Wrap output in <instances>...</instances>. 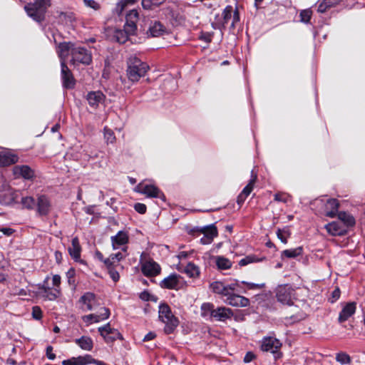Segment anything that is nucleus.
Masks as SVG:
<instances>
[{
  "mask_svg": "<svg viewBox=\"0 0 365 365\" xmlns=\"http://www.w3.org/2000/svg\"><path fill=\"white\" fill-rule=\"evenodd\" d=\"M18 156L9 151L0 153V165L2 166H8L14 164L18 161Z\"/></svg>",
  "mask_w": 365,
  "mask_h": 365,
  "instance_id": "nucleus-26",
  "label": "nucleus"
},
{
  "mask_svg": "<svg viewBox=\"0 0 365 365\" xmlns=\"http://www.w3.org/2000/svg\"><path fill=\"white\" fill-rule=\"evenodd\" d=\"M138 19V13L136 10H131L126 15L125 28L128 29V32H136V22Z\"/></svg>",
  "mask_w": 365,
  "mask_h": 365,
  "instance_id": "nucleus-23",
  "label": "nucleus"
},
{
  "mask_svg": "<svg viewBox=\"0 0 365 365\" xmlns=\"http://www.w3.org/2000/svg\"><path fill=\"white\" fill-rule=\"evenodd\" d=\"M331 6H332L330 4L329 0H323L322 2L319 3L317 8V11L319 13H324Z\"/></svg>",
  "mask_w": 365,
  "mask_h": 365,
  "instance_id": "nucleus-47",
  "label": "nucleus"
},
{
  "mask_svg": "<svg viewBox=\"0 0 365 365\" xmlns=\"http://www.w3.org/2000/svg\"><path fill=\"white\" fill-rule=\"evenodd\" d=\"M227 287V289L229 292L232 294H235V292L237 291V287H238L237 283H230V284H226Z\"/></svg>",
  "mask_w": 365,
  "mask_h": 365,
  "instance_id": "nucleus-60",
  "label": "nucleus"
},
{
  "mask_svg": "<svg viewBox=\"0 0 365 365\" xmlns=\"http://www.w3.org/2000/svg\"><path fill=\"white\" fill-rule=\"evenodd\" d=\"M340 289L339 288H336L331 293V302H335L340 297Z\"/></svg>",
  "mask_w": 365,
  "mask_h": 365,
  "instance_id": "nucleus-58",
  "label": "nucleus"
},
{
  "mask_svg": "<svg viewBox=\"0 0 365 365\" xmlns=\"http://www.w3.org/2000/svg\"><path fill=\"white\" fill-rule=\"evenodd\" d=\"M259 261H260V259L257 258L255 255H248L240 260L239 265L245 266L247 265L248 264Z\"/></svg>",
  "mask_w": 365,
  "mask_h": 365,
  "instance_id": "nucleus-45",
  "label": "nucleus"
},
{
  "mask_svg": "<svg viewBox=\"0 0 365 365\" xmlns=\"http://www.w3.org/2000/svg\"><path fill=\"white\" fill-rule=\"evenodd\" d=\"M290 196L286 193L278 192L274 195V200L277 202H287Z\"/></svg>",
  "mask_w": 365,
  "mask_h": 365,
  "instance_id": "nucleus-51",
  "label": "nucleus"
},
{
  "mask_svg": "<svg viewBox=\"0 0 365 365\" xmlns=\"http://www.w3.org/2000/svg\"><path fill=\"white\" fill-rule=\"evenodd\" d=\"M108 271V274L110 277V278L113 279V282H116L119 280L120 279V275H119V273L118 271L115 270V267L117 266L115 265H111V266H109L108 264H105Z\"/></svg>",
  "mask_w": 365,
  "mask_h": 365,
  "instance_id": "nucleus-41",
  "label": "nucleus"
},
{
  "mask_svg": "<svg viewBox=\"0 0 365 365\" xmlns=\"http://www.w3.org/2000/svg\"><path fill=\"white\" fill-rule=\"evenodd\" d=\"M21 203L24 208L31 210L35 206V200L30 196L23 197Z\"/></svg>",
  "mask_w": 365,
  "mask_h": 365,
  "instance_id": "nucleus-39",
  "label": "nucleus"
},
{
  "mask_svg": "<svg viewBox=\"0 0 365 365\" xmlns=\"http://www.w3.org/2000/svg\"><path fill=\"white\" fill-rule=\"evenodd\" d=\"M32 317L36 320H39L42 318V311L39 307L35 306L32 308Z\"/></svg>",
  "mask_w": 365,
  "mask_h": 365,
  "instance_id": "nucleus-52",
  "label": "nucleus"
},
{
  "mask_svg": "<svg viewBox=\"0 0 365 365\" xmlns=\"http://www.w3.org/2000/svg\"><path fill=\"white\" fill-rule=\"evenodd\" d=\"M96 301L95 294L91 292H86L81 297L79 303L81 304V309L83 312L91 311L93 309V305Z\"/></svg>",
  "mask_w": 365,
  "mask_h": 365,
  "instance_id": "nucleus-20",
  "label": "nucleus"
},
{
  "mask_svg": "<svg viewBox=\"0 0 365 365\" xmlns=\"http://www.w3.org/2000/svg\"><path fill=\"white\" fill-rule=\"evenodd\" d=\"M185 273L190 277H197L200 274L199 268L193 263L189 262L184 269Z\"/></svg>",
  "mask_w": 365,
  "mask_h": 365,
  "instance_id": "nucleus-35",
  "label": "nucleus"
},
{
  "mask_svg": "<svg viewBox=\"0 0 365 365\" xmlns=\"http://www.w3.org/2000/svg\"><path fill=\"white\" fill-rule=\"evenodd\" d=\"M83 321L87 324H91L92 323H98L100 322L99 317L96 314H91L82 317Z\"/></svg>",
  "mask_w": 365,
  "mask_h": 365,
  "instance_id": "nucleus-42",
  "label": "nucleus"
},
{
  "mask_svg": "<svg viewBox=\"0 0 365 365\" xmlns=\"http://www.w3.org/2000/svg\"><path fill=\"white\" fill-rule=\"evenodd\" d=\"M250 289H260L264 287V284H255L251 282H242Z\"/></svg>",
  "mask_w": 365,
  "mask_h": 365,
  "instance_id": "nucleus-57",
  "label": "nucleus"
},
{
  "mask_svg": "<svg viewBox=\"0 0 365 365\" xmlns=\"http://www.w3.org/2000/svg\"><path fill=\"white\" fill-rule=\"evenodd\" d=\"M81 247L78 238L75 237L72 239L71 246L68 247V252L71 257L75 260L78 261L81 258Z\"/></svg>",
  "mask_w": 365,
  "mask_h": 365,
  "instance_id": "nucleus-25",
  "label": "nucleus"
},
{
  "mask_svg": "<svg viewBox=\"0 0 365 365\" xmlns=\"http://www.w3.org/2000/svg\"><path fill=\"white\" fill-rule=\"evenodd\" d=\"M38 294L44 299L54 301L61 296V289L54 288L46 291V292H38Z\"/></svg>",
  "mask_w": 365,
  "mask_h": 365,
  "instance_id": "nucleus-31",
  "label": "nucleus"
},
{
  "mask_svg": "<svg viewBox=\"0 0 365 365\" xmlns=\"http://www.w3.org/2000/svg\"><path fill=\"white\" fill-rule=\"evenodd\" d=\"M277 237L281 240L282 242L286 244L287 242V237L289 233L286 230L278 229L277 231Z\"/></svg>",
  "mask_w": 365,
  "mask_h": 365,
  "instance_id": "nucleus-49",
  "label": "nucleus"
},
{
  "mask_svg": "<svg viewBox=\"0 0 365 365\" xmlns=\"http://www.w3.org/2000/svg\"><path fill=\"white\" fill-rule=\"evenodd\" d=\"M197 230L204 235L200 239V242L202 245H209L212 243L214 238L218 235L217 229L214 224L202 227H197Z\"/></svg>",
  "mask_w": 365,
  "mask_h": 365,
  "instance_id": "nucleus-12",
  "label": "nucleus"
},
{
  "mask_svg": "<svg viewBox=\"0 0 365 365\" xmlns=\"http://www.w3.org/2000/svg\"><path fill=\"white\" fill-rule=\"evenodd\" d=\"M300 19L302 22L309 23L312 16V11L310 9L302 10L300 12Z\"/></svg>",
  "mask_w": 365,
  "mask_h": 365,
  "instance_id": "nucleus-44",
  "label": "nucleus"
},
{
  "mask_svg": "<svg viewBox=\"0 0 365 365\" xmlns=\"http://www.w3.org/2000/svg\"><path fill=\"white\" fill-rule=\"evenodd\" d=\"M135 190L141 194L145 195L148 197H156L163 200H165L164 194L153 185H144L140 183L137 185Z\"/></svg>",
  "mask_w": 365,
  "mask_h": 365,
  "instance_id": "nucleus-10",
  "label": "nucleus"
},
{
  "mask_svg": "<svg viewBox=\"0 0 365 365\" xmlns=\"http://www.w3.org/2000/svg\"><path fill=\"white\" fill-rule=\"evenodd\" d=\"M84 1L86 2V5H88L90 7H92L95 9H97L98 8V4L93 0H84Z\"/></svg>",
  "mask_w": 365,
  "mask_h": 365,
  "instance_id": "nucleus-64",
  "label": "nucleus"
},
{
  "mask_svg": "<svg viewBox=\"0 0 365 365\" xmlns=\"http://www.w3.org/2000/svg\"><path fill=\"white\" fill-rule=\"evenodd\" d=\"M51 202L46 195H40L37 201V212L40 215H47L51 210Z\"/></svg>",
  "mask_w": 365,
  "mask_h": 365,
  "instance_id": "nucleus-22",
  "label": "nucleus"
},
{
  "mask_svg": "<svg viewBox=\"0 0 365 365\" xmlns=\"http://www.w3.org/2000/svg\"><path fill=\"white\" fill-rule=\"evenodd\" d=\"M179 283V276L176 274H172L165 278L161 282L160 286L166 289H175Z\"/></svg>",
  "mask_w": 365,
  "mask_h": 365,
  "instance_id": "nucleus-28",
  "label": "nucleus"
},
{
  "mask_svg": "<svg viewBox=\"0 0 365 365\" xmlns=\"http://www.w3.org/2000/svg\"><path fill=\"white\" fill-rule=\"evenodd\" d=\"M0 232L6 236H11L14 232V230L9 227H2L0 229Z\"/></svg>",
  "mask_w": 365,
  "mask_h": 365,
  "instance_id": "nucleus-62",
  "label": "nucleus"
},
{
  "mask_svg": "<svg viewBox=\"0 0 365 365\" xmlns=\"http://www.w3.org/2000/svg\"><path fill=\"white\" fill-rule=\"evenodd\" d=\"M327 231L333 236H341L345 234L346 228L341 221H334L325 225Z\"/></svg>",
  "mask_w": 365,
  "mask_h": 365,
  "instance_id": "nucleus-18",
  "label": "nucleus"
},
{
  "mask_svg": "<svg viewBox=\"0 0 365 365\" xmlns=\"http://www.w3.org/2000/svg\"><path fill=\"white\" fill-rule=\"evenodd\" d=\"M347 217V224L349 225H351L354 223V220L352 217L349 215H346L345 212H340L339 214V218L341 220H345V218Z\"/></svg>",
  "mask_w": 365,
  "mask_h": 365,
  "instance_id": "nucleus-56",
  "label": "nucleus"
},
{
  "mask_svg": "<svg viewBox=\"0 0 365 365\" xmlns=\"http://www.w3.org/2000/svg\"><path fill=\"white\" fill-rule=\"evenodd\" d=\"M51 6V0H35L24 6V9L29 17L36 22H41L45 19L47 9Z\"/></svg>",
  "mask_w": 365,
  "mask_h": 365,
  "instance_id": "nucleus-2",
  "label": "nucleus"
},
{
  "mask_svg": "<svg viewBox=\"0 0 365 365\" xmlns=\"http://www.w3.org/2000/svg\"><path fill=\"white\" fill-rule=\"evenodd\" d=\"M137 0H121L117 5V8L120 9V12H122L125 6L128 4H134Z\"/></svg>",
  "mask_w": 365,
  "mask_h": 365,
  "instance_id": "nucleus-54",
  "label": "nucleus"
},
{
  "mask_svg": "<svg viewBox=\"0 0 365 365\" xmlns=\"http://www.w3.org/2000/svg\"><path fill=\"white\" fill-rule=\"evenodd\" d=\"M310 205L316 212L329 217H335L339 208V202L336 199L325 197L314 200Z\"/></svg>",
  "mask_w": 365,
  "mask_h": 365,
  "instance_id": "nucleus-1",
  "label": "nucleus"
},
{
  "mask_svg": "<svg viewBox=\"0 0 365 365\" xmlns=\"http://www.w3.org/2000/svg\"><path fill=\"white\" fill-rule=\"evenodd\" d=\"M282 344L281 341L274 337H264L262 339L261 349L264 351H270L274 355L275 360L280 359L282 356V353L279 351Z\"/></svg>",
  "mask_w": 365,
  "mask_h": 365,
  "instance_id": "nucleus-7",
  "label": "nucleus"
},
{
  "mask_svg": "<svg viewBox=\"0 0 365 365\" xmlns=\"http://www.w3.org/2000/svg\"><path fill=\"white\" fill-rule=\"evenodd\" d=\"M294 297V290L289 285H280L276 290L277 301L283 304L292 305Z\"/></svg>",
  "mask_w": 365,
  "mask_h": 365,
  "instance_id": "nucleus-8",
  "label": "nucleus"
},
{
  "mask_svg": "<svg viewBox=\"0 0 365 365\" xmlns=\"http://www.w3.org/2000/svg\"><path fill=\"white\" fill-rule=\"evenodd\" d=\"M75 342L83 350L91 351L93 346V342L91 337L83 336L76 339Z\"/></svg>",
  "mask_w": 365,
  "mask_h": 365,
  "instance_id": "nucleus-32",
  "label": "nucleus"
},
{
  "mask_svg": "<svg viewBox=\"0 0 365 365\" xmlns=\"http://www.w3.org/2000/svg\"><path fill=\"white\" fill-rule=\"evenodd\" d=\"M92 62V54L91 51L81 46H76L73 49L71 63L76 66L78 63L89 65Z\"/></svg>",
  "mask_w": 365,
  "mask_h": 365,
  "instance_id": "nucleus-6",
  "label": "nucleus"
},
{
  "mask_svg": "<svg viewBox=\"0 0 365 365\" xmlns=\"http://www.w3.org/2000/svg\"><path fill=\"white\" fill-rule=\"evenodd\" d=\"M165 0H143L142 5L145 9H150L151 5L161 4Z\"/></svg>",
  "mask_w": 365,
  "mask_h": 365,
  "instance_id": "nucleus-48",
  "label": "nucleus"
},
{
  "mask_svg": "<svg viewBox=\"0 0 365 365\" xmlns=\"http://www.w3.org/2000/svg\"><path fill=\"white\" fill-rule=\"evenodd\" d=\"M97 314L98 315L99 320L101 322V321L106 319H108L109 317V316H110V311L106 307H101L100 309L99 313Z\"/></svg>",
  "mask_w": 365,
  "mask_h": 365,
  "instance_id": "nucleus-50",
  "label": "nucleus"
},
{
  "mask_svg": "<svg viewBox=\"0 0 365 365\" xmlns=\"http://www.w3.org/2000/svg\"><path fill=\"white\" fill-rule=\"evenodd\" d=\"M98 330L106 343H111L118 339H123L120 333L117 329L111 328L110 323L99 327Z\"/></svg>",
  "mask_w": 365,
  "mask_h": 365,
  "instance_id": "nucleus-11",
  "label": "nucleus"
},
{
  "mask_svg": "<svg viewBox=\"0 0 365 365\" xmlns=\"http://www.w3.org/2000/svg\"><path fill=\"white\" fill-rule=\"evenodd\" d=\"M76 48V46L71 42L60 43L57 48V54L60 58V62L66 63V60L69 54L72 56L73 49Z\"/></svg>",
  "mask_w": 365,
  "mask_h": 365,
  "instance_id": "nucleus-15",
  "label": "nucleus"
},
{
  "mask_svg": "<svg viewBox=\"0 0 365 365\" xmlns=\"http://www.w3.org/2000/svg\"><path fill=\"white\" fill-rule=\"evenodd\" d=\"M165 31V27L158 21H155L149 28V32L151 36L158 37L161 36Z\"/></svg>",
  "mask_w": 365,
  "mask_h": 365,
  "instance_id": "nucleus-33",
  "label": "nucleus"
},
{
  "mask_svg": "<svg viewBox=\"0 0 365 365\" xmlns=\"http://www.w3.org/2000/svg\"><path fill=\"white\" fill-rule=\"evenodd\" d=\"M210 289L214 293L226 297V298L230 294L226 284L220 281L212 282L210 284Z\"/></svg>",
  "mask_w": 365,
  "mask_h": 365,
  "instance_id": "nucleus-27",
  "label": "nucleus"
},
{
  "mask_svg": "<svg viewBox=\"0 0 365 365\" xmlns=\"http://www.w3.org/2000/svg\"><path fill=\"white\" fill-rule=\"evenodd\" d=\"M257 175H253V173H252V179L250 180L249 183L244 187L242 191L241 192L242 194H243V196H248L251 192L253 190L254 184L256 181Z\"/></svg>",
  "mask_w": 365,
  "mask_h": 365,
  "instance_id": "nucleus-38",
  "label": "nucleus"
},
{
  "mask_svg": "<svg viewBox=\"0 0 365 365\" xmlns=\"http://www.w3.org/2000/svg\"><path fill=\"white\" fill-rule=\"evenodd\" d=\"M75 365H86L92 361V357L90 355L85 356L73 357Z\"/></svg>",
  "mask_w": 365,
  "mask_h": 365,
  "instance_id": "nucleus-43",
  "label": "nucleus"
},
{
  "mask_svg": "<svg viewBox=\"0 0 365 365\" xmlns=\"http://www.w3.org/2000/svg\"><path fill=\"white\" fill-rule=\"evenodd\" d=\"M48 279L49 277L47 276L43 280V284H39L38 285V292H46V291L51 289V288L47 284Z\"/></svg>",
  "mask_w": 365,
  "mask_h": 365,
  "instance_id": "nucleus-53",
  "label": "nucleus"
},
{
  "mask_svg": "<svg viewBox=\"0 0 365 365\" xmlns=\"http://www.w3.org/2000/svg\"><path fill=\"white\" fill-rule=\"evenodd\" d=\"M159 319L165 324L164 331L166 334H170L179 324L178 319L173 314L170 307L166 304L159 306Z\"/></svg>",
  "mask_w": 365,
  "mask_h": 365,
  "instance_id": "nucleus-4",
  "label": "nucleus"
},
{
  "mask_svg": "<svg viewBox=\"0 0 365 365\" xmlns=\"http://www.w3.org/2000/svg\"><path fill=\"white\" fill-rule=\"evenodd\" d=\"M336 360L341 364H349L351 363V357L345 352L337 353Z\"/></svg>",
  "mask_w": 365,
  "mask_h": 365,
  "instance_id": "nucleus-40",
  "label": "nucleus"
},
{
  "mask_svg": "<svg viewBox=\"0 0 365 365\" xmlns=\"http://www.w3.org/2000/svg\"><path fill=\"white\" fill-rule=\"evenodd\" d=\"M61 77L62 85L64 88L67 89H72L74 88L76 80L71 71L67 66L66 63L62 62V63H61Z\"/></svg>",
  "mask_w": 365,
  "mask_h": 365,
  "instance_id": "nucleus-13",
  "label": "nucleus"
},
{
  "mask_svg": "<svg viewBox=\"0 0 365 365\" xmlns=\"http://www.w3.org/2000/svg\"><path fill=\"white\" fill-rule=\"evenodd\" d=\"M225 302L230 306L237 307H245L250 304L249 299L236 294H230V296L226 298Z\"/></svg>",
  "mask_w": 365,
  "mask_h": 365,
  "instance_id": "nucleus-17",
  "label": "nucleus"
},
{
  "mask_svg": "<svg viewBox=\"0 0 365 365\" xmlns=\"http://www.w3.org/2000/svg\"><path fill=\"white\" fill-rule=\"evenodd\" d=\"M134 209L138 213L144 214L146 212L147 207L145 204L138 202V203L135 204Z\"/></svg>",
  "mask_w": 365,
  "mask_h": 365,
  "instance_id": "nucleus-55",
  "label": "nucleus"
},
{
  "mask_svg": "<svg viewBox=\"0 0 365 365\" xmlns=\"http://www.w3.org/2000/svg\"><path fill=\"white\" fill-rule=\"evenodd\" d=\"M104 138L107 143H113L115 140V136L113 132L108 128H104Z\"/></svg>",
  "mask_w": 365,
  "mask_h": 365,
  "instance_id": "nucleus-46",
  "label": "nucleus"
},
{
  "mask_svg": "<svg viewBox=\"0 0 365 365\" xmlns=\"http://www.w3.org/2000/svg\"><path fill=\"white\" fill-rule=\"evenodd\" d=\"M233 316V312L231 309L225 307H220L215 309L214 314L212 318L216 321L225 322L227 319H231Z\"/></svg>",
  "mask_w": 365,
  "mask_h": 365,
  "instance_id": "nucleus-19",
  "label": "nucleus"
},
{
  "mask_svg": "<svg viewBox=\"0 0 365 365\" xmlns=\"http://www.w3.org/2000/svg\"><path fill=\"white\" fill-rule=\"evenodd\" d=\"M356 303L354 302H347L342 305V309L339 314L338 322L341 324L347 321L356 312Z\"/></svg>",
  "mask_w": 365,
  "mask_h": 365,
  "instance_id": "nucleus-14",
  "label": "nucleus"
},
{
  "mask_svg": "<svg viewBox=\"0 0 365 365\" xmlns=\"http://www.w3.org/2000/svg\"><path fill=\"white\" fill-rule=\"evenodd\" d=\"M13 173L16 178H23L30 180L34 176V171L28 165H16L13 168Z\"/></svg>",
  "mask_w": 365,
  "mask_h": 365,
  "instance_id": "nucleus-21",
  "label": "nucleus"
},
{
  "mask_svg": "<svg viewBox=\"0 0 365 365\" xmlns=\"http://www.w3.org/2000/svg\"><path fill=\"white\" fill-rule=\"evenodd\" d=\"M201 316L202 317H210L212 318L214 314L215 307L213 304L210 302L203 303L201 305Z\"/></svg>",
  "mask_w": 365,
  "mask_h": 365,
  "instance_id": "nucleus-34",
  "label": "nucleus"
},
{
  "mask_svg": "<svg viewBox=\"0 0 365 365\" xmlns=\"http://www.w3.org/2000/svg\"><path fill=\"white\" fill-rule=\"evenodd\" d=\"M216 264L220 269H228L232 267V262L224 257H217Z\"/></svg>",
  "mask_w": 365,
  "mask_h": 365,
  "instance_id": "nucleus-37",
  "label": "nucleus"
},
{
  "mask_svg": "<svg viewBox=\"0 0 365 365\" xmlns=\"http://www.w3.org/2000/svg\"><path fill=\"white\" fill-rule=\"evenodd\" d=\"M110 240L113 250L121 249L123 252H127V244L129 242V235L128 232L120 230L115 235L112 236L110 237Z\"/></svg>",
  "mask_w": 365,
  "mask_h": 365,
  "instance_id": "nucleus-9",
  "label": "nucleus"
},
{
  "mask_svg": "<svg viewBox=\"0 0 365 365\" xmlns=\"http://www.w3.org/2000/svg\"><path fill=\"white\" fill-rule=\"evenodd\" d=\"M148 69V65L137 57L131 56L128 59L127 75L130 81L133 82L138 81L145 75Z\"/></svg>",
  "mask_w": 365,
  "mask_h": 365,
  "instance_id": "nucleus-3",
  "label": "nucleus"
},
{
  "mask_svg": "<svg viewBox=\"0 0 365 365\" xmlns=\"http://www.w3.org/2000/svg\"><path fill=\"white\" fill-rule=\"evenodd\" d=\"M105 98V96L101 91L90 92L87 96L88 103L91 106H97L99 103H102Z\"/></svg>",
  "mask_w": 365,
  "mask_h": 365,
  "instance_id": "nucleus-29",
  "label": "nucleus"
},
{
  "mask_svg": "<svg viewBox=\"0 0 365 365\" xmlns=\"http://www.w3.org/2000/svg\"><path fill=\"white\" fill-rule=\"evenodd\" d=\"M141 270L145 276L155 277L160 274L161 268L157 262L148 260L142 264Z\"/></svg>",
  "mask_w": 365,
  "mask_h": 365,
  "instance_id": "nucleus-16",
  "label": "nucleus"
},
{
  "mask_svg": "<svg viewBox=\"0 0 365 365\" xmlns=\"http://www.w3.org/2000/svg\"><path fill=\"white\" fill-rule=\"evenodd\" d=\"M52 282L53 285L55 287V288L60 289V284H61V277L58 274H55L53 276L52 278Z\"/></svg>",
  "mask_w": 365,
  "mask_h": 365,
  "instance_id": "nucleus-59",
  "label": "nucleus"
},
{
  "mask_svg": "<svg viewBox=\"0 0 365 365\" xmlns=\"http://www.w3.org/2000/svg\"><path fill=\"white\" fill-rule=\"evenodd\" d=\"M135 34V32H128V29L125 28V25H124V29L123 30L115 29L113 31V38L119 43H124L128 40V37L130 36H133Z\"/></svg>",
  "mask_w": 365,
  "mask_h": 365,
  "instance_id": "nucleus-24",
  "label": "nucleus"
},
{
  "mask_svg": "<svg viewBox=\"0 0 365 365\" xmlns=\"http://www.w3.org/2000/svg\"><path fill=\"white\" fill-rule=\"evenodd\" d=\"M255 358V354L252 352H247L244 358V361L245 363H249L253 360Z\"/></svg>",
  "mask_w": 365,
  "mask_h": 365,
  "instance_id": "nucleus-63",
  "label": "nucleus"
},
{
  "mask_svg": "<svg viewBox=\"0 0 365 365\" xmlns=\"http://www.w3.org/2000/svg\"><path fill=\"white\" fill-rule=\"evenodd\" d=\"M127 256V252H118L115 254H111L109 257L105 259L104 264L111 265H119V262Z\"/></svg>",
  "mask_w": 365,
  "mask_h": 365,
  "instance_id": "nucleus-30",
  "label": "nucleus"
},
{
  "mask_svg": "<svg viewBox=\"0 0 365 365\" xmlns=\"http://www.w3.org/2000/svg\"><path fill=\"white\" fill-rule=\"evenodd\" d=\"M46 356L51 360H53L56 358V355L53 353V347L51 346L46 347Z\"/></svg>",
  "mask_w": 365,
  "mask_h": 365,
  "instance_id": "nucleus-61",
  "label": "nucleus"
},
{
  "mask_svg": "<svg viewBox=\"0 0 365 365\" xmlns=\"http://www.w3.org/2000/svg\"><path fill=\"white\" fill-rule=\"evenodd\" d=\"M222 22L221 24L217 26L219 29H223L225 28L226 24L229 22V21L232 19V21L230 26L232 29H235L237 24L240 21V13L237 6L233 9L232 6L227 5L222 13Z\"/></svg>",
  "mask_w": 365,
  "mask_h": 365,
  "instance_id": "nucleus-5",
  "label": "nucleus"
},
{
  "mask_svg": "<svg viewBox=\"0 0 365 365\" xmlns=\"http://www.w3.org/2000/svg\"><path fill=\"white\" fill-rule=\"evenodd\" d=\"M302 247H298L294 249L285 250L282 252V255L287 258H294L302 254Z\"/></svg>",
  "mask_w": 365,
  "mask_h": 365,
  "instance_id": "nucleus-36",
  "label": "nucleus"
}]
</instances>
